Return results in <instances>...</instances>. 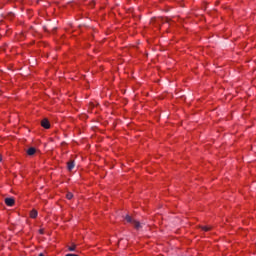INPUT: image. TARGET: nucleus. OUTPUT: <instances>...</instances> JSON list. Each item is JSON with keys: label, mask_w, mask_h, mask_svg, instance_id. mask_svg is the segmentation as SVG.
<instances>
[{"label": "nucleus", "mask_w": 256, "mask_h": 256, "mask_svg": "<svg viewBox=\"0 0 256 256\" xmlns=\"http://www.w3.org/2000/svg\"><path fill=\"white\" fill-rule=\"evenodd\" d=\"M3 161V157L0 155V162Z\"/></svg>", "instance_id": "ddd939ff"}, {"label": "nucleus", "mask_w": 256, "mask_h": 256, "mask_svg": "<svg viewBox=\"0 0 256 256\" xmlns=\"http://www.w3.org/2000/svg\"><path fill=\"white\" fill-rule=\"evenodd\" d=\"M15 17V14L13 12H9L6 16V19L9 21H12V19Z\"/></svg>", "instance_id": "423d86ee"}, {"label": "nucleus", "mask_w": 256, "mask_h": 256, "mask_svg": "<svg viewBox=\"0 0 256 256\" xmlns=\"http://www.w3.org/2000/svg\"><path fill=\"white\" fill-rule=\"evenodd\" d=\"M158 23H169V18H158Z\"/></svg>", "instance_id": "0eeeda50"}, {"label": "nucleus", "mask_w": 256, "mask_h": 256, "mask_svg": "<svg viewBox=\"0 0 256 256\" xmlns=\"http://www.w3.org/2000/svg\"><path fill=\"white\" fill-rule=\"evenodd\" d=\"M125 219H126L127 223H132L134 225L135 229H141V223H139V221L133 220V218H131V216H129V215H127Z\"/></svg>", "instance_id": "f257e3e1"}, {"label": "nucleus", "mask_w": 256, "mask_h": 256, "mask_svg": "<svg viewBox=\"0 0 256 256\" xmlns=\"http://www.w3.org/2000/svg\"><path fill=\"white\" fill-rule=\"evenodd\" d=\"M37 215H38L37 210H32V211L30 212V217H31L32 219H36Z\"/></svg>", "instance_id": "6e6552de"}, {"label": "nucleus", "mask_w": 256, "mask_h": 256, "mask_svg": "<svg viewBox=\"0 0 256 256\" xmlns=\"http://www.w3.org/2000/svg\"><path fill=\"white\" fill-rule=\"evenodd\" d=\"M4 201L8 207H13L15 205V199L13 198H5Z\"/></svg>", "instance_id": "7ed1b4c3"}, {"label": "nucleus", "mask_w": 256, "mask_h": 256, "mask_svg": "<svg viewBox=\"0 0 256 256\" xmlns=\"http://www.w3.org/2000/svg\"><path fill=\"white\" fill-rule=\"evenodd\" d=\"M202 228V231H211V227L209 226H200Z\"/></svg>", "instance_id": "1a4fd4ad"}, {"label": "nucleus", "mask_w": 256, "mask_h": 256, "mask_svg": "<svg viewBox=\"0 0 256 256\" xmlns=\"http://www.w3.org/2000/svg\"><path fill=\"white\" fill-rule=\"evenodd\" d=\"M41 125L44 129H50L51 127V124L49 123V120L47 118H44L42 121H41Z\"/></svg>", "instance_id": "f03ea898"}, {"label": "nucleus", "mask_w": 256, "mask_h": 256, "mask_svg": "<svg viewBox=\"0 0 256 256\" xmlns=\"http://www.w3.org/2000/svg\"><path fill=\"white\" fill-rule=\"evenodd\" d=\"M27 155L33 156L35 155V153H37V149H35V147H30L27 151H26Z\"/></svg>", "instance_id": "39448f33"}, {"label": "nucleus", "mask_w": 256, "mask_h": 256, "mask_svg": "<svg viewBox=\"0 0 256 256\" xmlns=\"http://www.w3.org/2000/svg\"><path fill=\"white\" fill-rule=\"evenodd\" d=\"M67 169H68V171H73V169H75V161H73V160L68 161Z\"/></svg>", "instance_id": "20e7f679"}, {"label": "nucleus", "mask_w": 256, "mask_h": 256, "mask_svg": "<svg viewBox=\"0 0 256 256\" xmlns=\"http://www.w3.org/2000/svg\"><path fill=\"white\" fill-rule=\"evenodd\" d=\"M76 247L77 246L73 244L72 246L68 247V251H75Z\"/></svg>", "instance_id": "9b49d317"}, {"label": "nucleus", "mask_w": 256, "mask_h": 256, "mask_svg": "<svg viewBox=\"0 0 256 256\" xmlns=\"http://www.w3.org/2000/svg\"><path fill=\"white\" fill-rule=\"evenodd\" d=\"M39 232H40V235H43V233H44L43 229H40Z\"/></svg>", "instance_id": "f8f14e48"}, {"label": "nucleus", "mask_w": 256, "mask_h": 256, "mask_svg": "<svg viewBox=\"0 0 256 256\" xmlns=\"http://www.w3.org/2000/svg\"><path fill=\"white\" fill-rule=\"evenodd\" d=\"M72 197H73V193L67 192L66 198L69 199V200H71Z\"/></svg>", "instance_id": "9d476101"}]
</instances>
